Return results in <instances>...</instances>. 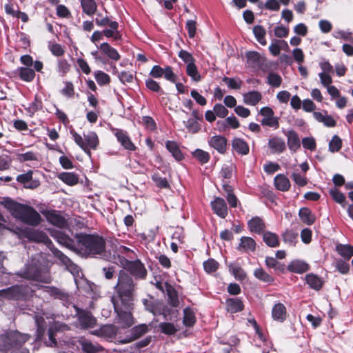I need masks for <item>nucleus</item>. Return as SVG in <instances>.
<instances>
[{"label":"nucleus","instance_id":"1","mask_svg":"<svg viewBox=\"0 0 353 353\" xmlns=\"http://www.w3.org/2000/svg\"><path fill=\"white\" fill-rule=\"evenodd\" d=\"M2 203L15 219L30 225H37L40 223V214L32 207L9 199H4Z\"/></svg>","mask_w":353,"mask_h":353},{"label":"nucleus","instance_id":"2","mask_svg":"<svg viewBox=\"0 0 353 353\" xmlns=\"http://www.w3.org/2000/svg\"><path fill=\"white\" fill-rule=\"evenodd\" d=\"M30 335L17 330L5 331L0 333V352L8 353H29L27 348L21 347L30 339Z\"/></svg>","mask_w":353,"mask_h":353},{"label":"nucleus","instance_id":"3","mask_svg":"<svg viewBox=\"0 0 353 353\" xmlns=\"http://www.w3.org/2000/svg\"><path fill=\"white\" fill-rule=\"evenodd\" d=\"M114 289L116 294L112 297V302L124 303L126 305H129V303H133L135 284L128 273L120 271Z\"/></svg>","mask_w":353,"mask_h":353},{"label":"nucleus","instance_id":"4","mask_svg":"<svg viewBox=\"0 0 353 353\" xmlns=\"http://www.w3.org/2000/svg\"><path fill=\"white\" fill-rule=\"evenodd\" d=\"M77 243L81 250L88 256L103 255L105 251V241L99 235H78Z\"/></svg>","mask_w":353,"mask_h":353},{"label":"nucleus","instance_id":"5","mask_svg":"<svg viewBox=\"0 0 353 353\" xmlns=\"http://www.w3.org/2000/svg\"><path fill=\"white\" fill-rule=\"evenodd\" d=\"M114 311L117 313L116 323L121 325L122 328L131 327L134 323V318L132 314L133 309V303H129L126 305L124 303L112 302Z\"/></svg>","mask_w":353,"mask_h":353},{"label":"nucleus","instance_id":"6","mask_svg":"<svg viewBox=\"0 0 353 353\" xmlns=\"http://www.w3.org/2000/svg\"><path fill=\"white\" fill-rule=\"evenodd\" d=\"M75 143L89 156L90 149L96 150L99 145V138L94 132H89L83 134V138L75 132H72Z\"/></svg>","mask_w":353,"mask_h":353},{"label":"nucleus","instance_id":"7","mask_svg":"<svg viewBox=\"0 0 353 353\" xmlns=\"http://www.w3.org/2000/svg\"><path fill=\"white\" fill-rule=\"evenodd\" d=\"M18 274L25 279L44 283H50L52 281L50 274L47 272H42L36 264L26 265Z\"/></svg>","mask_w":353,"mask_h":353},{"label":"nucleus","instance_id":"8","mask_svg":"<svg viewBox=\"0 0 353 353\" xmlns=\"http://www.w3.org/2000/svg\"><path fill=\"white\" fill-rule=\"evenodd\" d=\"M123 266L125 269L137 278L145 279L146 276L147 270L139 260L134 261L125 260Z\"/></svg>","mask_w":353,"mask_h":353},{"label":"nucleus","instance_id":"9","mask_svg":"<svg viewBox=\"0 0 353 353\" xmlns=\"http://www.w3.org/2000/svg\"><path fill=\"white\" fill-rule=\"evenodd\" d=\"M150 75L153 78H161L164 76L165 79L172 83L176 81V76L170 66L162 68L159 65H154L150 72Z\"/></svg>","mask_w":353,"mask_h":353},{"label":"nucleus","instance_id":"10","mask_svg":"<svg viewBox=\"0 0 353 353\" xmlns=\"http://www.w3.org/2000/svg\"><path fill=\"white\" fill-rule=\"evenodd\" d=\"M23 296V289L19 285H14L0 290V297L6 299L18 300Z\"/></svg>","mask_w":353,"mask_h":353},{"label":"nucleus","instance_id":"11","mask_svg":"<svg viewBox=\"0 0 353 353\" xmlns=\"http://www.w3.org/2000/svg\"><path fill=\"white\" fill-rule=\"evenodd\" d=\"M78 320L82 328L87 329L93 327L96 325L97 320L90 312L85 310H80L77 308Z\"/></svg>","mask_w":353,"mask_h":353},{"label":"nucleus","instance_id":"12","mask_svg":"<svg viewBox=\"0 0 353 353\" xmlns=\"http://www.w3.org/2000/svg\"><path fill=\"white\" fill-rule=\"evenodd\" d=\"M54 256L60 261L61 263L65 267V268L71 272L73 275L78 274L79 272V268L70 259L58 250L54 251Z\"/></svg>","mask_w":353,"mask_h":353},{"label":"nucleus","instance_id":"13","mask_svg":"<svg viewBox=\"0 0 353 353\" xmlns=\"http://www.w3.org/2000/svg\"><path fill=\"white\" fill-rule=\"evenodd\" d=\"M43 215L51 224L63 228L67 226L65 219L55 210H47L43 212Z\"/></svg>","mask_w":353,"mask_h":353},{"label":"nucleus","instance_id":"14","mask_svg":"<svg viewBox=\"0 0 353 353\" xmlns=\"http://www.w3.org/2000/svg\"><path fill=\"white\" fill-rule=\"evenodd\" d=\"M211 207L214 212L219 217L224 219L228 215V207L225 200L220 197H216L211 202Z\"/></svg>","mask_w":353,"mask_h":353},{"label":"nucleus","instance_id":"15","mask_svg":"<svg viewBox=\"0 0 353 353\" xmlns=\"http://www.w3.org/2000/svg\"><path fill=\"white\" fill-rule=\"evenodd\" d=\"M51 235L59 244L70 250H74V241L63 232L59 230H53L51 232Z\"/></svg>","mask_w":353,"mask_h":353},{"label":"nucleus","instance_id":"16","mask_svg":"<svg viewBox=\"0 0 353 353\" xmlns=\"http://www.w3.org/2000/svg\"><path fill=\"white\" fill-rule=\"evenodd\" d=\"M209 145L217 150L219 153L223 154L227 149V139L221 135H215L208 139Z\"/></svg>","mask_w":353,"mask_h":353},{"label":"nucleus","instance_id":"17","mask_svg":"<svg viewBox=\"0 0 353 353\" xmlns=\"http://www.w3.org/2000/svg\"><path fill=\"white\" fill-rule=\"evenodd\" d=\"M32 171L30 170L25 174H19L17 177V180L19 183H22L26 188H35L39 185V182L32 179Z\"/></svg>","mask_w":353,"mask_h":353},{"label":"nucleus","instance_id":"18","mask_svg":"<svg viewBox=\"0 0 353 353\" xmlns=\"http://www.w3.org/2000/svg\"><path fill=\"white\" fill-rule=\"evenodd\" d=\"M26 236L30 241L48 243L50 241L48 236L43 232L37 230H29L26 232Z\"/></svg>","mask_w":353,"mask_h":353},{"label":"nucleus","instance_id":"19","mask_svg":"<svg viewBox=\"0 0 353 353\" xmlns=\"http://www.w3.org/2000/svg\"><path fill=\"white\" fill-rule=\"evenodd\" d=\"M115 136L117 138L118 141L124 147L125 149L130 151L135 150V145L125 132L118 130L115 132Z\"/></svg>","mask_w":353,"mask_h":353},{"label":"nucleus","instance_id":"20","mask_svg":"<svg viewBox=\"0 0 353 353\" xmlns=\"http://www.w3.org/2000/svg\"><path fill=\"white\" fill-rule=\"evenodd\" d=\"M262 95L258 91H250L243 94V103L254 106L261 100Z\"/></svg>","mask_w":353,"mask_h":353},{"label":"nucleus","instance_id":"21","mask_svg":"<svg viewBox=\"0 0 353 353\" xmlns=\"http://www.w3.org/2000/svg\"><path fill=\"white\" fill-rule=\"evenodd\" d=\"M256 248V243L254 240L248 236H243L240 239V243L238 250L241 252H253Z\"/></svg>","mask_w":353,"mask_h":353},{"label":"nucleus","instance_id":"22","mask_svg":"<svg viewBox=\"0 0 353 353\" xmlns=\"http://www.w3.org/2000/svg\"><path fill=\"white\" fill-rule=\"evenodd\" d=\"M79 344L84 353H98L102 350V347L98 344H94L91 341L82 339Z\"/></svg>","mask_w":353,"mask_h":353},{"label":"nucleus","instance_id":"23","mask_svg":"<svg viewBox=\"0 0 353 353\" xmlns=\"http://www.w3.org/2000/svg\"><path fill=\"white\" fill-rule=\"evenodd\" d=\"M274 185L280 191H288L290 188V180L283 174H278L275 176Z\"/></svg>","mask_w":353,"mask_h":353},{"label":"nucleus","instance_id":"24","mask_svg":"<svg viewBox=\"0 0 353 353\" xmlns=\"http://www.w3.org/2000/svg\"><path fill=\"white\" fill-rule=\"evenodd\" d=\"M99 49L103 54H105L112 60L118 61L121 58V56L117 50L110 46L108 43H101Z\"/></svg>","mask_w":353,"mask_h":353},{"label":"nucleus","instance_id":"25","mask_svg":"<svg viewBox=\"0 0 353 353\" xmlns=\"http://www.w3.org/2000/svg\"><path fill=\"white\" fill-rule=\"evenodd\" d=\"M272 318L278 321H283L286 318V309L283 304L274 305L272 310Z\"/></svg>","mask_w":353,"mask_h":353},{"label":"nucleus","instance_id":"26","mask_svg":"<svg viewBox=\"0 0 353 353\" xmlns=\"http://www.w3.org/2000/svg\"><path fill=\"white\" fill-rule=\"evenodd\" d=\"M288 137V145L290 150L295 152L300 148V140L296 132L294 130L288 131L286 134Z\"/></svg>","mask_w":353,"mask_h":353},{"label":"nucleus","instance_id":"27","mask_svg":"<svg viewBox=\"0 0 353 353\" xmlns=\"http://www.w3.org/2000/svg\"><path fill=\"white\" fill-rule=\"evenodd\" d=\"M248 63L252 67L259 66L263 62V57L257 52L250 51L246 53Z\"/></svg>","mask_w":353,"mask_h":353},{"label":"nucleus","instance_id":"28","mask_svg":"<svg viewBox=\"0 0 353 353\" xmlns=\"http://www.w3.org/2000/svg\"><path fill=\"white\" fill-rule=\"evenodd\" d=\"M118 332V328L114 325H103L98 331V334L100 336L110 339L116 336Z\"/></svg>","mask_w":353,"mask_h":353},{"label":"nucleus","instance_id":"29","mask_svg":"<svg viewBox=\"0 0 353 353\" xmlns=\"http://www.w3.org/2000/svg\"><path fill=\"white\" fill-rule=\"evenodd\" d=\"M227 309L231 313L241 312L243 309L242 301L238 298L228 299L226 301Z\"/></svg>","mask_w":353,"mask_h":353},{"label":"nucleus","instance_id":"30","mask_svg":"<svg viewBox=\"0 0 353 353\" xmlns=\"http://www.w3.org/2000/svg\"><path fill=\"white\" fill-rule=\"evenodd\" d=\"M165 147L176 161H181L183 158V155L176 142L168 141L165 143Z\"/></svg>","mask_w":353,"mask_h":353},{"label":"nucleus","instance_id":"31","mask_svg":"<svg viewBox=\"0 0 353 353\" xmlns=\"http://www.w3.org/2000/svg\"><path fill=\"white\" fill-rule=\"evenodd\" d=\"M268 145L274 152H282L285 149V141L279 137H273L268 141Z\"/></svg>","mask_w":353,"mask_h":353},{"label":"nucleus","instance_id":"32","mask_svg":"<svg viewBox=\"0 0 353 353\" xmlns=\"http://www.w3.org/2000/svg\"><path fill=\"white\" fill-rule=\"evenodd\" d=\"M336 250L346 261H349L353 256V246L348 244H338L336 246Z\"/></svg>","mask_w":353,"mask_h":353},{"label":"nucleus","instance_id":"33","mask_svg":"<svg viewBox=\"0 0 353 353\" xmlns=\"http://www.w3.org/2000/svg\"><path fill=\"white\" fill-rule=\"evenodd\" d=\"M233 149L243 155L249 152V146L247 143L241 139L236 138L232 141Z\"/></svg>","mask_w":353,"mask_h":353},{"label":"nucleus","instance_id":"34","mask_svg":"<svg viewBox=\"0 0 353 353\" xmlns=\"http://www.w3.org/2000/svg\"><path fill=\"white\" fill-rule=\"evenodd\" d=\"M58 178L65 184L72 186L78 183L79 177L72 172H62L58 175Z\"/></svg>","mask_w":353,"mask_h":353},{"label":"nucleus","instance_id":"35","mask_svg":"<svg viewBox=\"0 0 353 353\" xmlns=\"http://www.w3.org/2000/svg\"><path fill=\"white\" fill-rule=\"evenodd\" d=\"M305 280L310 287L315 290H319L323 283L321 278L314 274H307Z\"/></svg>","mask_w":353,"mask_h":353},{"label":"nucleus","instance_id":"36","mask_svg":"<svg viewBox=\"0 0 353 353\" xmlns=\"http://www.w3.org/2000/svg\"><path fill=\"white\" fill-rule=\"evenodd\" d=\"M119 24L117 21H112L110 23V28L104 30L103 35L108 38L114 37L115 40H118L121 38V35L118 31Z\"/></svg>","mask_w":353,"mask_h":353},{"label":"nucleus","instance_id":"37","mask_svg":"<svg viewBox=\"0 0 353 353\" xmlns=\"http://www.w3.org/2000/svg\"><path fill=\"white\" fill-rule=\"evenodd\" d=\"M248 228L251 232L260 233L264 230L265 224L261 219L254 217L249 221Z\"/></svg>","mask_w":353,"mask_h":353},{"label":"nucleus","instance_id":"38","mask_svg":"<svg viewBox=\"0 0 353 353\" xmlns=\"http://www.w3.org/2000/svg\"><path fill=\"white\" fill-rule=\"evenodd\" d=\"M83 12L88 15H92L97 10V6L94 0H81Z\"/></svg>","mask_w":353,"mask_h":353},{"label":"nucleus","instance_id":"39","mask_svg":"<svg viewBox=\"0 0 353 353\" xmlns=\"http://www.w3.org/2000/svg\"><path fill=\"white\" fill-rule=\"evenodd\" d=\"M299 215L301 220L307 225H312L315 221L314 216L307 208L300 209Z\"/></svg>","mask_w":353,"mask_h":353},{"label":"nucleus","instance_id":"40","mask_svg":"<svg viewBox=\"0 0 353 353\" xmlns=\"http://www.w3.org/2000/svg\"><path fill=\"white\" fill-rule=\"evenodd\" d=\"M309 269L308 265L301 261H296L292 262L289 265V270L296 273H303Z\"/></svg>","mask_w":353,"mask_h":353},{"label":"nucleus","instance_id":"41","mask_svg":"<svg viewBox=\"0 0 353 353\" xmlns=\"http://www.w3.org/2000/svg\"><path fill=\"white\" fill-rule=\"evenodd\" d=\"M19 75L23 81L30 82L34 79L35 73L33 69L21 67L19 68Z\"/></svg>","mask_w":353,"mask_h":353},{"label":"nucleus","instance_id":"42","mask_svg":"<svg viewBox=\"0 0 353 353\" xmlns=\"http://www.w3.org/2000/svg\"><path fill=\"white\" fill-rule=\"evenodd\" d=\"M263 241L270 247H277L279 245L278 236L271 232H265L263 234Z\"/></svg>","mask_w":353,"mask_h":353},{"label":"nucleus","instance_id":"43","mask_svg":"<svg viewBox=\"0 0 353 353\" xmlns=\"http://www.w3.org/2000/svg\"><path fill=\"white\" fill-rule=\"evenodd\" d=\"M253 33L256 40L263 46L266 45V40L265 39V30L261 26H255L253 28Z\"/></svg>","mask_w":353,"mask_h":353},{"label":"nucleus","instance_id":"44","mask_svg":"<svg viewBox=\"0 0 353 353\" xmlns=\"http://www.w3.org/2000/svg\"><path fill=\"white\" fill-rule=\"evenodd\" d=\"M186 73L193 81L196 82H198L201 79V75L198 72L197 67L194 63L187 65Z\"/></svg>","mask_w":353,"mask_h":353},{"label":"nucleus","instance_id":"45","mask_svg":"<svg viewBox=\"0 0 353 353\" xmlns=\"http://www.w3.org/2000/svg\"><path fill=\"white\" fill-rule=\"evenodd\" d=\"M148 331V327L146 324H141L137 326L134 327L131 330V333L132 335V340H135L145 333H147Z\"/></svg>","mask_w":353,"mask_h":353},{"label":"nucleus","instance_id":"46","mask_svg":"<svg viewBox=\"0 0 353 353\" xmlns=\"http://www.w3.org/2000/svg\"><path fill=\"white\" fill-rule=\"evenodd\" d=\"M222 81L226 83L230 89L239 90L241 88L242 81L239 78L224 77Z\"/></svg>","mask_w":353,"mask_h":353},{"label":"nucleus","instance_id":"47","mask_svg":"<svg viewBox=\"0 0 353 353\" xmlns=\"http://www.w3.org/2000/svg\"><path fill=\"white\" fill-rule=\"evenodd\" d=\"M45 289L46 292H49L50 294L54 295L55 297L59 298L60 299L65 300L67 299L68 297V294L67 293L57 288L46 286Z\"/></svg>","mask_w":353,"mask_h":353},{"label":"nucleus","instance_id":"48","mask_svg":"<svg viewBox=\"0 0 353 353\" xmlns=\"http://www.w3.org/2000/svg\"><path fill=\"white\" fill-rule=\"evenodd\" d=\"M94 77L97 82L100 85H107L110 81V78L109 75L100 70H98L94 72Z\"/></svg>","mask_w":353,"mask_h":353},{"label":"nucleus","instance_id":"49","mask_svg":"<svg viewBox=\"0 0 353 353\" xmlns=\"http://www.w3.org/2000/svg\"><path fill=\"white\" fill-rule=\"evenodd\" d=\"M159 327L161 332L168 335L174 334L177 332V328L171 323H161Z\"/></svg>","mask_w":353,"mask_h":353},{"label":"nucleus","instance_id":"50","mask_svg":"<svg viewBox=\"0 0 353 353\" xmlns=\"http://www.w3.org/2000/svg\"><path fill=\"white\" fill-rule=\"evenodd\" d=\"M183 323L186 326H192L195 323V316L194 312L189 308H185L183 311Z\"/></svg>","mask_w":353,"mask_h":353},{"label":"nucleus","instance_id":"51","mask_svg":"<svg viewBox=\"0 0 353 353\" xmlns=\"http://www.w3.org/2000/svg\"><path fill=\"white\" fill-rule=\"evenodd\" d=\"M342 147V141L337 135L333 136L329 143V150L331 152H338Z\"/></svg>","mask_w":353,"mask_h":353},{"label":"nucleus","instance_id":"52","mask_svg":"<svg viewBox=\"0 0 353 353\" xmlns=\"http://www.w3.org/2000/svg\"><path fill=\"white\" fill-rule=\"evenodd\" d=\"M192 154L194 157L203 164L208 163L210 159L209 153L201 149H196Z\"/></svg>","mask_w":353,"mask_h":353},{"label":"nucleus","instance_id":"53","mask_svg":"<svg viewBox=\"0 0 353 353\" xmlns=\"http://www.w3.org/2000/svg\"><path fill=\"white\" fill-rule=\"evenodd\" d=\"M35 323H36L37 327V338L40 339L45 332L46 327V322H45L43 317L36 316H35Z\"/></svg>","mask_w":353,"mask_h":353},{"label":"nucleus","instance_id":"54","mask_svg":"<svg viewBox=\"0 0 353 353\" xmlns=\"http://www.w3.org/2000/svg\"><path fill=\"white\" fill-rule=\"evenodd\" d=\"M230 270L232 272L234 277L238 280H243L246 277L245 271L239 265H231Z\"/></svg>","mask_w":353,"mask_h":353},{"label":"nucleus","instance_id":"55","mask_svg":"<svg viewBox=\"0 0 353 353\" xmlns=\"http://www.w3.org/2000/svg\"><path fill=\"white\" fill-rule=\"evenodd\" d=\"M152 179L158 188H168L170 187L167 179L165 177H161L159 174H154Z\"/></svg>","mask_w":353,"mask_h":353},{"label":"nucleus","instance_id":"56","mask_svg":"<svg viewBox=\"0 0 353 353\" xmlns=\"http://www.w3.org/2000/svg\"><path fill=\"white\" fill-rule=\"evenodd\" d=\"M330 194L336 202L344 206L345 196L342 192L334 188L330 190Z\"/></svg>","mask_w":353,"mask_h":353},{"label":"nucleus","instance_id":"57","mask_svg":"<svg viewBox=\"0 0 353 353\" xmlns=\"http://www.w3.org/2000/svg\"><path fill=\"white\" fill-rule=\"evenodd\" d=\"M261 124L263 125L272 127L275 129L278 128L279 126L278 118L274 117V115L263 118L261 121Z\"/></svg>","mask_w":353,"mask_h":353},{"label":"nucleus","instance_id":"58","mask_svg":"<svg viewBox=\"0 0 353 353\" xmlns=\"http://www.w3.org/2000/svg\"><path fill=\"white\" fill-rule=\"evenodd\" d=\"M223 188L228 192L227 200L231 207L235 208L237 205V198L231 192V188L228 185H224Z\"/></svg>","mask_w":353,"mask_h":353},{"label":"nucleus","instance_id":"59","mask_svg":"<svg viewBox=\"0 0 353 353\" xmlns=\"http://www.w3.org/2000/svg\"><path fill=\"white\" fill-rule=\"evenodd\" d=\"M254 275L264 282L272 281V278L266 273L262 268H257L254 270Z\"/></svg>","mask_w":353,"mask_h":353},{"label":"nucleus","instance_id":"60","mask_svg":"<svg viewBox=\"0 0 353 353\" xmlns=\"http://www.w3.org/2000/svg\"><path fill=\"white\" fill-rule=\"evenodd\" d=\"M281 77L276 73H270L268 77V83L273 87H279L281 83Z\"/></svg>","mask_w":353,"mask_h":353},{"label":"nucleus","instance_id":"61","mask_svg":"<svg viewBox=\"0 0 353 353\" xmlns=\"http://www.w3.org/2000/svg\"><path fill=\"white\" fill-rule=\"evenodd\" d=\"M292 180L299 186H304L307 184V179L305 175H301L294 171L291 176Z\"/></svg>","mask_w":353,"mask_h":353},{"label":"nucleus","instance_id":"62","mask_svg":"<svg viewBox=\"0 0 353 353\" xmlns=\"http://www.w3.org/2000/svg\"><path fill=\"white\" fill-rule=\"evenodd\" d=\"M179 57L187 64L195 63V59L192 55L186 50H181L179 52Z\"/></svg>","mask_w":353,"mask_h":353},{"label":"nucleus","instance_id":"63","mask_svg":"<svg viewBox=\"0 0 353 353\" xmlns=\"http://www.w3.org/2000/svg\"><path fill=\"white\" fill-rule=\"evenodd\" d=\"M218 265V263L214 259H209L203 263L204 270L208 273L216 271Z\"/></svg>","mask_w":353,"mask_h":353},{"label":"nucleus","instance_id":"64","mask_svg":"<svg viewBox=\"0 0 353 353\" xmlns=\"http://www.w3.org/2000/svg\"><path fill=\"white\" fill-rule=\"evenodd\" d=\"M214 112L216 115L221 118L225 117L228 114V110L221 103H216L214 106Z\"/></svg>","mask_w":353,"mask_h":353}]
</instances>
